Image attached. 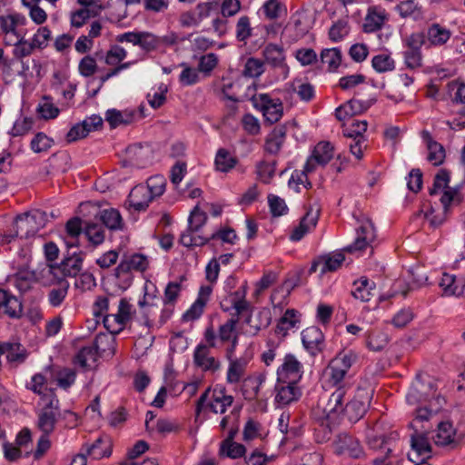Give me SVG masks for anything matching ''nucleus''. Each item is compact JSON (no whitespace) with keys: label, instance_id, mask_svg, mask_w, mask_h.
Here are the masks:
<instances>
[{"label":"nucleus","instance_id":"obj_38","mask_svg":"<svg viewBox=\"0 0 465 465\" xmlns=\"http://www.w3.org/2000/svg\"><path fill=\"white\" fill-rule=\"evenodd\" d=\"M450 30L441 26L440 24H432L427 31V38L433 46H441L450 38Z\"/></svg>","mask_w":465,"mask_h":465},{"label":"nucleus","instance_id":"obj_63","mask_svg":"<svg viewBox=\"0 0 465 465\" xmlns=\"http://www.w3.org/2000/svg\"><path fill=\"white\" fill-rule=\"evenodd\" d=\"M127 56V51L120 45H113L107 51L105 55V64L108 65H117Z\"/></svg>","mask_w":465,"mask_h":465},{"label":"nucleus","instance_id":"obj_57","mask_svg":"<svg viewBox=\"0 0 465 465\" xmlns=\"http://www.w3.org/2000/svg\"><path fill=\"white\" fill-rule=\"evenodd\" d=\"M53 144L54 141L52 138L44 133H38L32 139L30 146L35 153H40L48 151Z\"/></svg>","mask_w":465,"mask_h":465},{"label":"nucleus","instance_id":"obj_19","mask_svg":"<svg viewBox=\"0 0 465 465\" xmlns=\"http://www.w3.org/2000/svg\"><path fill=\"white\" fill-rule=\"evenodd\" d=\"M263 57L267 64L275 68L282 69L284 77L289 74V67L285 63L284 51L282 46L270 44L262 51Z\"/></svg>","mask_w":465,"mask_h":465},{"label":"nucleus","instance_id":"obj_62","mask_svg":"<svg viewBox=\"0 0 465 465\" xmlns=\"http://www.w3.org/2000/svg\"><path fill=\"white\" fill-rule=\"evenodd\" d=\"M76 372L74 370L70 368H64L56 373L57 385L64 389H69L75 381Z\"/></svg>","mask_w":465,"mask_h":465},{"label":"nucleus","instance_id":"obj_9","mask_svg":"<svg viewBox=\"0 0 465 465\" xmlns=\"http://www.w3.org/2000/svg\"><path fill=\"white\" fill-rule=\"evenodd\" d=\"M252 102L270 124H274L282 118L283 105L279 98H272L268 94H260L252 97Z\"/></svg>","mask_w":465,"mask_h":465},{"label":"nucleus","instance_id":"obj_53","mask_svg":"<svg viewBox=\"0 0 465 465\" xmlns=\"http://www.w3.org/2000/svg\"><path fill=\"white\" fill-rule=\"evenodd\" d=\"M144 186L154 200L164 193L166 180L162 175L152 176L147 180Z\"/></svg>","mask_w":465,"mask_h":465},{"label":"nucleus","instance_id":"obj_1","mask_svg":"<svg viewBox=\"0 0 465 465\" xmlns=\"http://www.w3.org/2000/svg\"><path fill=\"white\" fill-rule=\"evenodd\" d=\"M436 381L428 374L419 373L412 381L407 394L406 402L413 406V422L429 420L446 404V400L436 393Z\"/></svg>","mask_w":465,"mask_h":465},{"label":"nucleus","instance_id":"obj_2","mask_svg":"<svg viewBox=\"0 0 465 465\" xmlns=\"http://www.w3.org/2000/svg\"><path fill=\"white\" fill-rule=\"evenodd\" d=\"M450 174L446 170H440L430 189L431 197L430 209L425 212L424 218L431 228L440 226L448 218L450 209L460 201L459 192L449 186Z\"/></svg>","mask_w":465,"mask_h":465},{"label":"nucleus","instance_id":"obj_11","mask_svg":"<svg viewBox=\"0 0 465 465\" xmlns=\"http://www.w3.org/2000/svg\"><path fill=\"white\" fill-rule=\"evenodd\" d=\"M320 212L319 203L317 201L311 203L300 224L292 231L290 239L293 242L300 241L305 234L311 232L317 224Z\"/></svg>","mask_w":465,"mask_h":465},{"label":"nucleus","instance_id":"obj_7","mask_svg":"<svg viewBox=\"0 0 465 465\" xmlns=\"http://www.w3.org/2000/svg\"><path fill=\"white\" fill-rule=\"evenodd\" d=\"M39 405L42 409L38 414V427L43 432L49 434L54 429L59 409V400L54 391H46L40 399Z\"/></svg>","mask_w":465,"mask_h":465},{"label":"nucleus","instance_id":"obj_50","mask_svg":"<svg viewBox=\"0 0 465 465\" xmlns=\"http://www.w3.org/2000/svg\"><path fill=\"white\" fill-rule=\"evenodd\" d=\"M37 112L45 120L54 119L58 116L60 110L56 107L50 96H44L37 105Z\"/></svg>","mask_w":465,"mask_h":465},{"label":"nucleus","instance_id":"obj_33","mask_svg":"<svg viewBox=\"0 0 465 465\" xmlns=\"http://www.w3.org/2000/svg\"><path fill=\"white\" fill-rule=\"evenodd\" d=\"M422 139L427 143L429 151L428 160L433 165H440L445 159V150L443 146L438 142L434 141L428 131H423L421 134Z\"/></svg>","mask_w":465,"mask_h":465},{"label":"nucleus","instance_id":"obj_47","mask_svg":"<svg viewBox=\"0 0 465 465\" xmlns=\"http://www.w3.org/2000/svg\"><path fill=\"white\" fill-rule=\"evenodd\" d=\"M396 10L402 18L418 19L422 14L420 6L414 0L401 1L396 6Z\"/></svg>","mask_w":465,"mask_h":465},{"label":"nucleus","instance_id":"obj_24","mask_svg":"<svg viewBox=\"0 0 465 465\" xmlns=\"http://www.w3.org/2000/svg\"><path fill=\"white\" fill-rule=\"evenodd\" d=\"M344 260L345 257L341 252L322 256L313 262L310 268V272H315L319 268L322 274L327 272H334L341 267Z\"/></svg>","mask_w":465,"mask_h":465},{"label":"nucleus","instance_id":"obj_23","mask_svg":"<svg viewBox=\"0 0 465 465\" xmlns=\"http://www.w3.org/2000/svg\"><path fill=\"white\" fill-rule=\"evenodd\" d=\"M213 292L211 285L202 286L199 290L198 297L193 305L183 314L185 321H194L203 314V309L210 299Z\"/></svg>","mask_w":465,"mask_h":465},{"label":"nucleus","instance_id":"obj_21","mask_svg":"<svg viewBox=\"0 0 465 465\" xmlns=\"http://www.w3.org/2000/svg\"><path fill=\"white\" fill-rule=\"evenodd\" d=\"M411 452L409 459L412 462L424 460L430 456V444L424 434H414L411 439Z\"/></svg>","mask_w":465,"mask_h":465},{"label":"nucleus","instance_id":"obj_4","mask_svg":"<svg viewBox=\"0 0 465 465\" xmlns=\"http://www.w3.org/2000/svg\"><path fill=\"white\" fill-rule=\"evenodd\" d=\"M114 352V340L107 334L100 333L95 337L93 345L83 347L74 356V362L84 370L94 367L99 354Z\"/></svg>","mask_w":465,"mask_h":465},{"label":"nucleus","instance_id":"obj_22","mask_svg":"<svg viewBox=\"0 0 465 465\" xmlns=\"http://www.w3.org/2000/svg\"><path fill=\"white\" fill-rule=\"evenodd\" d=\"M440 286L445 295L465 297V278H457L455 275L443 273Z\"/></svg>","mask_w":465,"mask_h":465},{"label":"nucleus","instance_id":"obj_6","mask_svg":"<svg viewBox=\"0 0 465 465\" xmlns=\"http://www.w3.org/2000/svg\"><path fill=\"white\" fill-rule=\"evenodd\" d=\"M207 214L196 205L188 219V228L181 234L180 242L185 247L203 246L210 238L198 234L205 224Z\"/></svg>","mask_w":465,"mask_h":465},{"label":"nucleus","instance_id":"obj_10","mask_svg":"<svg viewBox=\"0 0 465 465\" xmlns=\"http://www.w3.org/2000/svg\"><path fill=\"white\" fill-rule=\"evenodd\" d=\"M149 266V260L147 256L141 253H133L124 255L121 262L115 268V276L117 278H124L126 283H130L132 271L144 272Z\"/></svg>","mask_w":465,"mask_h":465},{"label":"nucleus","instance_id":"obj_45","mask_svg":"<svg viewBox=\"0 0 465 465\" xmlns=\"http://www.w3.org/2000/svg\"><path fill=\"white\" fill-rule=\"evenodd\" d=\"M134 114L129 111H119L116 109L107 110L105 114V120L109 124L115 128L120 124H128L133 121Z\"/></svg>","mask_w":465,"mask_h":465},{"label":"nucleus","instance_id":"obj_26","mask_svg":"<svg viewBox=\"0 0 465 465\" xmlns=\"http://www.w3.org/2000/svg\"><path fill=\"white\" fill-rule=\"evenodd\" d=\"M153 200V198L148 193L144 184H139L134 187L129 193L127 203L130 207L140 212L144 211Z\"/></svg>","mask_w":465,"mask_h":465},{"label":"nucleus","instance_id":"obj_20","mask_svg":"<svg viewBox=\"0 0 465 465\" xmlns=\"http://www.w3.org/2000/svg\"><path fill=\"white\" fill-rule=\"evenodd\" d=\"M125 153L131 164L143 168L151 162L153 152L148 145L133 144L126 148Z\"/></svg>","mask_w":465,"mask_h":465},{"label":"nucleus","instance_id":"obj_64","mask_svg":"<svg viewBox=\"0 0 465 465\" xmlns=\"http://www.w3.org/2000/svg\"><path fill=\"white\" fill-rule=\"evenodd\" d=\"M252 28L250 18L246 15L241 16L236 24V38L238 41L245 42L252 35Z\"/></svg>","mask_w":465,"mask_h":465},{"label":"nucleus","instance_id":"obj_55","mask_svg":"<svg viewBox=\"0 0 465 465\" xmlns=\"http://www.w3.org/2000/svg\"><path fill=\"white\" fill-rule=\"evenodd\" d=\"M68 288L69 282L62 281L58 288L52 289L48 294L50 304L54 307L60 306L67 295Z\"/></svg>","mask_w":465,"mask_h":465},{"label":"nucleus","instance_id":"obj_52","mask_svg":"<svg viewBox=\"0 0 465 465\" xmlns=\"http://www.w3.org/2000/svg\"><path fill=\"white\" fill-rule=\"evenodd\" d=\"M264 72V64L260 59L250 57L244 64L242 74L250 78H257Z\"/></svg>","mask_w":465,"mask_h":465},{"label":"nucleus","instance_id":"obj_12","mask_svg":"<svg viewBox=\"0 0 465 465\" xmlns=\"http://www.w3.org/2000/svg\"><path fill=\"white\" fill-rule=\"evenodd\" d=\"M249 302L246 301V284L235 292H228L221 302V308L224 312L234 311L233 316L238 318L242 313L249 310Z\"/></svg>","mask_w":465,"mask_h":465},{"label":"nucleus","instance_id":"obj_35","mask_svg":"<svg viewBox=\"0 0 465 465\" xmlns=\"http://www.w3.org/2000/svg\"><path fill=\"white\" fill-rule=\"evenodd\" d=\"M85 453L94 460H100L111 454V443L107 438L99 437L94 442L85 444Z\"/></svg>","mask_w":465,"mask_h":465},{"label":"nucleus","instance_id":"obj_40","mask_svg":"<svg viewBox=\"0 0 465 465\" xmlns=\"http://www.w3.org/2000/svg\"><path fill=\"white\" fill-rule=\"evenodd\" d=\"M365 400L366 401L353 399L349 401V398L347 397L344 415H346L351 421H356L363 416L369 404L368 395Z\"/></svg>","mask_w":465,"mask_h":465},{"label":"nucleus","instance_id":"obj_25","mask_svg":"<svg viewBox=\"0 0 465 465\" xmlns=\"http://www.w3.org/2000/svg\"><path fill=\"white\" fill-rule=\"evenodd\" d=\"M398 440L399 434L396 431H392L388 435H381L375 439V441H379L378 446L384 450V455L376 458L373 460V465H391L388 457L395 450Z\"/></svg>","mask_w":465,"mask_h":465},{"label":"nucleus","instance_id":"obj_16","mask_svg":"<svg viewBox=\"0 0 465 465\" xmlns=\"http://www.w3.org/2000/svg\"><path fill=\"white\" fill-rule=\"evenodd\" d=\"M333 156V146L329 142H320L306 162V171L313 172L317 165L327 164Z\"/></svg>","mask_w":465,"mask_h":465},{"label":"nucleus","instance_id":"obj_61","mask_svg":"<svg viewBox=\"0 0 465 465\" xmlns=\"http://www.w3.org/2000/svg\"><path fill=\"white\" fill-rule=\"evenodd\" d=\"M167 93V86L163 84H161L155 90H153V93H148L146 98L148 104L153 108L157 109L161 107L165 100V94Z\"/></svg>","mask_w":465,"mask_h":465},{"label":"nucleus","instance_id":"obj_17","mask_svg":"<svg viewBox=\"0 0 465 465\" xmlns=\"http://www.w3.org/2000/svg\"><path fill=\"white\" fill-rule=\"evenodd\" d=\"M193 362L204 371L215 372L221 369V361L210 355L208 346L199 344L193 352Z\"/></svg>","mask_w":465,"mask_h":465},{"label":"nucleus","instance_id":"obj_59","mask_svg":"<svg viewBox=\"0 0 465 465\" xmlns=\"http://www.w3.org/2000/svg\"><path fill=\"white\" fill-rule=\"evenodd\" d=\"M104 328L112 334H117L125 327V323L116 313L106 314L103 318Z\"/></svg>","mask_w":465,"mask_h":465},{"label":"nucleus","instance_id":"obj_43","mask_svg":"<svg viewBox=\"0 0 465 465\" xmlns=\"http://www.w3.org/2000/svg\"><path fill=\"white\" fill-rule=\"evenodd\" d=\"M246 453L244 445L238 442L222 441L219 448V455L232 460L242 458Z\"/></svg>","mask_w":465,"mask_h":465},{"label":"nucleus","instance_id":"obj_32","mask_svg":"<svg viewBox=\"0 0 465 465\" xmlns=\"http://www.w3.org/2000/svg\"><path fill=\"white\" fill-rule=\"evenodd\" d=\"M228 361L226 382L232 385L238 384L245 375L248 361L244 358H235L234 360H228Z\"/></svg>","mask_w":465,"mask_h":465},{"label":"nucleus","instance_id":"obj_29","mask_svg":"<svg viewBox=\"0 0 465 465\" xmlns=\"http://www.w3.org/2000/svg\"><path fill=\"white\" fill-rule=\"evenodd\" d=\"M25 17L18 14L0 15V29L5 35V41L8 44L10 39H15L19 35L16 27L25 24Z\"/></svg>","mask_w":465,"mask_h":465},{"label":"nucleus","instance_id":"obj_28","mask_svg":"<svg viewBox=\"0 0 465 465\" xmlns=\"http://www.w3.org/2000/svg\"><path fill=\"white\" fill-rule=\"evenodd\" d=\"M286 385L276 386L275 403L278 407H284L295 401L301 396V391L296 386L297 383H285Z\"/></svg>","mask_w":465,"mask_h":465},{"label":"nucleus","instance_id":"obj_60","mask_svg":"<svg viewBox=\"0 0 465 465\" xmlns=\"http://www.w3.org/2000/svg\"><path fill=\"white\" fill-rule=\"evenodd\" d=\"M65 230L68 237L71 238L70 242H67L69 247L76 245L77 238L82 233V222L78 217L70 219L65 225Z\"/></svg>","mask_w":465,"mask_h":465},{"label":"nucleus","instance_id":"obj_3","mask_svg":"<svg viewBox=\"0 0 465 465\" xmlns=\"http://www.w3.org/2000/svg\"><path fill=\"white\" fill-rule=\"evenodd\" d=\"M357 360L356 354L349 351L336 355L323 371L324 384L328 388H344L349 391L351 387L348 372Z\"/></svg>","mask_w":465,"mask_h":465},{"label":"nucleus","instance_id":"obj_14","mask_svg":"<svg viewBox=\"0 0 465 465\" xmlns=\"http://www.w3.org/2000/svg\"><path fill=\"white\" fill-rule=\"evenodd\" d=\"M376 238L375 229L372 222L364 218L357 230V237L354 242L346 247L348 252L361 251L369 246Z\"/></svg>","mask_w":465,"mask_h":465},{"label":"nucleus","instance_id":"obj_30","mask_svg":"<svg viewBox=\"0 0 465 465\" xmlns=\"http://www.w3.org/2000/svg\"><path fill=\"white\" fill-rule=\"evenodd\" d=\"M0 313L11 318H19L22 314V304L16 297L0 289Z\"/></svg>","mask_w":465,"mask_h":465},{"label":"nucleus","instance_id":"obj_18","mask_svg":"<svg viewBox=\"0 0 465 465\" xmlns=\"http://www.w3.org/2000/svg\"><path fill=\"white\" fill-rule=\"evenodd\" d=\"M335 452L358 459L362 456L363 450L360 442L352 436L341 434L335 441Z\"/></svg>","mask_w":465,"mask_h":465},{"label":"nucleus","instance_id":"obj_27","mask_svg":"<svg viewBox=\"0 0 465 465\" xmlns=\"http://www.w3.org/2000/svg\"><path fill=\"white\" fill-rule=\"evenodd\" d=\"M300 322V312L294 309H288L280 318L275 328V333L285 337L290 330L299 328Z\"/></svg>","mask_w":465,"mask_h":465},{"label":"nucleus","instance_id":"obj_51","mask_svg":"<svg viewBox=\"0 0 465 465\" xmlns=\"http://www.w3.org/2000/svg\"><path fill=\"white\" fill-rule=\"evenodd\" d=\"M371 65L378 73H386L395 68V62L391 55L380 54L372 57Z\"/></svg>","mask_w":465,"mask_h":465},{"label":"nucleus","instance_id":"obj_39","mask_svg":"<svg viewBox=\"0 0 465 465\" xmlns=\"http://www.w3.org/2000/svg\"><path fill=\"white\" fill-rule=\"evenodd\" d=\"M286 135L284 126H277L268 135L265 142V150L269 153L276 154L281 150Z\"/></svg>","mask_w":465,"mask_h":465},{"label":"nucleus","instance_id":"obj_13","mask_svg":"<svg viewBox=\"0 0 465 465\" xmlns=\"http://www.w3.org/2000/svg\"><path fill=\"white\" fill-rule=\"evenodd\" d=\"M346 394L347 391L344 388H338L330 395L322 407V411L328 420L334 421L341 414H344L347 402Z\"/></svg>","mask_w":465,"mask_h":465},{"label":"nucleus","instance_id":"obj_48","mask_svg":"<svg viewBox=\"0 0 465 465\" xmlns=\"http://www.w3.org/2000/svg\"><path fill=\"white\" fill-rule=\"evenodd\" d=\"M321 61L327 66L328 71H334L341 63V51L338 48L325 49L321 54Z\"/></svg>","mask_w":465,"mask_h":465},{"label":"nucleus","instance_id":"obj_44","mask_svg":"<svg viewBox=\"0 0 465 465\" xmlns=\"http://www.w3.org/2000/svg\"><path fill=\"white\" fill-rule=\"evenodd\" d=\"M15 229L16 230V236L21 238H29L37 232L34 224L29 221L27 213L16 217L15 221Z\"/></svg>","mask_w":465,"mask_h":465},{"label":"nucleus","instance_id":"obj_42","mask_svg":"<svg viewBox=\"0 0 465 465\" xmlns=\"http://www.w3.org/2000/svg\"><path fill=\"white\" fill-rule=\"evenodd\" d=\"M373 285L374 283L372 282H370L365 277H361L360 280L354 282V288L351 291V294L355 299L361 302H368L372 296L371 291Z\"/></svg>","mask_w":465,"mask_h":465},{"label":"nucleus","instance_id":"obj_31","mask_svg":"<svg viewBox=\"0 0 465 465\" xmlns=\"http://www.w3.org/2000/svg\"><path fill=\"white\" fill-rule=\"evenodd\" d=\"M386 20L387 13L383 8L378 6L371 7L365 17L363 25L364 31L366 33L378 31L381 28Z\"/></svg>","mask_w":465,"mask_h":465},{"label":"nucleus","instance_id":"obj_36","mask_svg":"<svg viewBox=\"0 0 465 465\" xmlns=\"http://www.w3.org/2000/svg\"><path fill=\"white\" fill-rule=\"evenodd\" d=\"M390 341V338L386 332L381 330L374 329L366 334V346L371 351H383Z\"/></svg>","mask_w":465,"mask_h":465},{"label":"nucleus","instance_id":"obj_58","mask_svg":"<svg viewBox=\"0 0 465 465\" xmlns=\"http://www.w3.org/2000/svg\"><path fill=\"white\" fill-rule=\"evenodd\" d=\"M8 45H15V53L16 56L25 57L33 53L35 47L32 45V41L24 40L21 35H16L15 39H10Z\"/></svg>","mask_w":465,"mask_h":465},{"label":"nucleus","instance_id":"obj_5","mask_svg":"<svg viewBox=\"0 0 465 465\" xmlns=\"http://www.w3.org/2000/svg\"><path fill=\"white\" fill-rule=\"evenodd\" d=\"M233 397L227 394L224 387H215L213 391L206 389L197 400L195 407V416L199 417L202 411L209 409L213 413L224 414L229 407L233 403Z\"/></svg>","mask_w":465,"mask_h":465},{"label":"nucleus","instance_id":"obj_46","mask_svg":"<svg viewBox=\"0 0 465 465\" xmlns=\"http://www.w3.org/2000/svg\"><path fill=\"white\" fill-rule=\"evenodd\" d=\"M100 220L110 230H118L123 227V219L118 210L104 209L100 213Z\"/></svg>","mask_w":465,"mask_h":465},{"label":"nucleus","instance_id":"obj_15","mask_svg":"<svg viewBox=\"0 0 465 465\" xmlns=\"http://www.w3.org/2000/svg\"><path fill=\"white\" fill-rule=\"evenodd\" d=\"M302 341L312 355H317L324 348V335L320 328L311 326L302 331Z\"/></svg>","mask_w":465,"mask_h":465},{"label":"nucleus","instance_id":"obj_56","mask_svg":"<svg viewBox=\"0 0 465 465\" xmlns=\"http://www.w3.org/2000/svg\"><path fill=\"white\" fill-rule=\"evenodd\" d=\"M42 274L48 278L50 283H57L58 285H60V282L66 281L65 277H68L65 275L61 263L59 265H46L42 270Z\"/></svg>","mask_w":465,"mask_h":465},{"label":"nucleus","instance_id":"obj_41","mask_svg":"<svg viewBox=\"0 0 465 465\" xmlns=\"http://www.w3.org/2000/svg\"><path fill=\"white\" fill-rule=\"evenodd\" d=\"M455 436V430L452 424L449 421L440 422L433 436V440L436 445L446 446L453 442Z\"/></svg>","mask_w":465,"mask_h":465},{"label":"nucleus","instance_id":"obj_49","mask_svg":"<svg viewBox=\"0 0 465 465\" xmlns=\"http://www.w3.org/2000/svg\"><path fill=\"white\" fill-rule=\"evenodd\" d=\"M237 160L225 149H219L215 156V166L218 171L226 173L232 169Z\"/></svg>","mask_w":465,"mask_h":465},{"label":"nucleus","instance_id":"obj_34","mask_svg":"<svg viewBox=\"0 0 465 465\" xmlns=\"http://www.w3.org/2000/svg\"><path fill=\"white\" fill-rule=\"evenodd\" d=\"M84 253L83 252H73L63 259L61 264L65 275L68 277H76L83 269Z\"/></svg>","mask_w":465,"mask_h":465},{"label":"nucleus","instance_id":"obj_8","mask_svg":"<svg viewBox=\"0 0 465 465\" xmlns=\"http://www.w3.org/2000/svg\"><path fill=\"white\" fill-rule=\"evenodd\" d=\"M303 373V364L295 355L288 353L283 357L282 364L277 369V381L279 383H298Z\"/></svg>","mask_w":465,"mask_h":465},{"label":"nucleus","instance_id":"obj_37","mask_svg":"<svg viewBox=\"0 0 465 465\" xmlns=\"http://www.w3.org/2000/svg\"><path fill=\"white\" fill-rule=\"evenodd\" d=\"M0 353L5 354L9 362L22 363L26 359V350L19 343H0Z\"/></svg>","mask_w":465,"mask_h":465},{"label":"nucleus","instance_id":"obj_54","mask_svg":"<svg viewBox=\"0 0 465 465\" xmlns=\"http://www.w3.org/2000/svg\"><path fill=\"white\" fill-rule=\"evenodd\" d=\"M237 322L238 318L232 317L226 322L220 326L218 331V338L221 341H230L231 340L234 339V337H238L237 332L235 331Z\"/></svg>","mask_w":465,"mask_h":465}]
</instances>
